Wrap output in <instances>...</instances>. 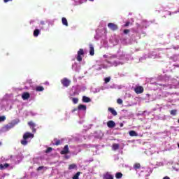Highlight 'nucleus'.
<instances>
[{
	"label": "nucleus",
	"mask_w": 179,
	"mask_h": 179,
	"mask_svg": "<svg viewBox=\"0 0 179 179\" xmlns=\"http://www.w3.org/2000/svg\"><path fill=\"white\" fill-rule=\"evenodd\" d=\"M30 138H31V139L34 138V134H33L30 132H26L23 135V139L21 140V145H23V146H26V145H27V143H28L27 139H29Z\"/></svg>",
	"instance_id": "1"
},
{
	"label": "nucleus",
	"mask_w": 179,
	"mask_h": 179,
	"mask_svg": "<svg viewBox=\"0 0 179 179\" xmlns=\"http://www.w3.org/2000/svg\"><path fill=\"white\" fill-rule=\"evenodd\" d=\"M61 83L63 85L64 87H68V86H70L71 85V81L69 79L66 78H64L63 79L61 80Z\"/></svg>",
	"instance_id": "2"
},
{
	"label": "nucleus",
	"mask_w": 179,
	"mask_h": 179,
	"mask_svg": "<svg viewBox=\"0 0 179 179\" xmlns=\"http://www.w3.org/2000/svg\"><path fill=\"white\" fill-rule=\"evenodd\" d=\"M82 55H85V52L83 51V49H80L78 51V55H77V57H76V59H77V61H78V62H81Z\"/></svg>",
	"instance_id": "3"
},
{
	"label": "nucleus",
	"mask_w": 179,
	"mask_h": 179,
	"mask_svg": "<svg viewBox=\"0 0 179 179\" xmlns=\"http://www.w3.org/2000/svg\"><path fill=\"white\" fill-rule=\"evenodd\" d=\"M108 27L113 31H115V30H118V25H117L113 22L108 23Z\"/></svg>",
	"instance_id": "4"
},
{
	"label": "nucleus",
	"mask_w": 179,
	"mask_h": 179,
	"mask_svg": "<svg viewBox=\"0 0 179 179\" xmlns=\"http://www.w3.org/2000/svg\"><path fill=\"white\" fill-rule=\"evenodd\" d=\"M28 125L32 130L33 134H36V127L37 126L36 123H34L33 121L28 122Z\"/></svg>",
	"instance_id": "5"
},
{
	"label": "nucleus",
	"mask_w": 179,
	"mask_h": 179,
	"mask_svg": "<svg viewBox=\"0 0 179 179\" xmlns=\"http://www.w3.org/2000/svg\"><path fill=\"white\" fill-rule=\"evenodd\" d=\"M143 87L142 86H138V87H136L135 89H134V92L135 93H136V94H141L142 93H143Z\"/></svg>",
	"instance_id": "6"
},
{
	"label": "nucleus",
	"mask_w": 179,
	"mask_h": 179,
	"mask_svg": "<svg viewBox=\"0 0 179 179\" xmlns=\"http://www.w3.org/2000/svg\"><path fill=\"white\" fill-rule=\"evenodd\" d=\"M69 153V147L68 145H64L63 150L60 152V155H68Z\"/></svg>",
	"instance_id": "7"
},
{
	"label": "nucleus",
	"mask_w": 179,
	"mask_h": 179,
	"mask_svg": "<svg viewBox=\"0 0 179 179\" xmlns=\"http://www.w3.org/2000/svg\"><path fill=\"white\" fill-rule=\"evenodd\" d=\"M22 99L23 100H27L30 99V94H29V92H24L22 95Z\"/></svg>",
	"instance_id": "8"
},
{
	"label": "nucleus",
	"mask_w": 179,
	"mask_h": 179,
	"mask_svg": "<svg viewBox=\"0 0 179 179\" xmlns=\"http://www.w3.org/2000/svg\"><path fill=\"white\" fill-rule=\"evenodd\" d=\"M107 127L108 128H114V127H115V122L113 120H109L108 122H107Z\"/></svg>",
	"instance_id": "9"
},
{
	"label": "nucleus",
	"mask_w": 179,
	"mask_h": 179,
	"mask_svg": "<svg viewBox=\"0 0 179 179\" xmlns=\"http://www.w3.org/2000/svg\"><path fill=\"white\" fill-rule=\"evenodd\" d=\"M87 107L86 105H83V104H80L78 106V110H82V111H86Z\"/></svg>",
	"instance_id": "10"
},
{
	"label": "nucleus",
	"mask_w": 179,
	"mask_h": 179,
	"mask_svg": "<svg viewBox=\"0 0 179 179\" xmlns=\"http://www.w3.org/2000/svg\"><path fill=\"white\" fill-rule=\"evenodd\" d=\"M90 55L93 57L94 55V47H93V45L90 44Z\"/></svg>",
	"instance_id": "11"
},
{
	"label": "nucleus",
	"mask_w": 179,
	"mask_h": 179,
	"mask_svg": "<svg viewBox=\"0 0 179 179\" xmlns=\"http://www.w3.org/2000/svg\"><path fill=\"white\" fill-rule=\"evenodd\" d=\"M15 125H16V124L13 123V122H10L8 123L6 126V129L9 130V129H12V128H13L15 127Z\"/></svg>",
	"instance_id": "12"
},
{
	"label": "nucleus",
	"mask_w": 179,
	"mask_h": 179,
	"mask_svg": "<svg viewBox=\"0 0 179 179\" xmlns=\"http://www.w3.org/2000/svg\"><path fill=\"white\" fill-rule=\"evenodd\" d=\"M91 101H92V99H90V98H89L86 96H83V103H90Z\"/></svg>",
	"instance_id": "13"
},
{
	"label": "nucleus",
	"mask_w": 179,
	"mask_h": 179,
	"mask_svg": "<svg viewBox=\"0 0 179 179\" xmlns=\"http://www.w3.org/2000/svg\"><path fill=\"white\" fill-rule=\"evenodd\" d=\"M103 179H114V176H113V175L106 173L104 176H103Z\"/></svg>",
	"instance_id": "14"
},
{
	"label": "nucleus",
	"mask_w": 179,
	"mask_h": 179,
	"mask_svg": "<svg viewBox=\"0 0 179 179\" xmlns=\"http://www.w3.org/2000/svg\"><path fill=\"white\" fill-rule=\"evenodd\" d=\"M108 111H110V113H111L112 115H117V110L113 108H108Z\"/></svg>",
	"instance_id": "15"
},
{
	"label": "nucleus",
	"mask_w": 179,
	"mask_h": 179,
	"mask_svg": "<svg viewBox=\"0 0 179 179\" xmlns=\"http://www.w3.org/2000/svg\"><path fill=\"white\" fill-rule=\"evenodd\" d=\"M9 166V164H0V170H3L4 169H8V167Z\"/></svg>",
	"instance_id": "16"
},
{
	"label": "nucleus",
	"mask_w": 179,
	"mask_h": 179,
	"mask_svg": "<svg viewBox=\"0 0 179 179\" xmlns=\"http://www.w3.org/2000/svg\"><path fill=\"white\" fill-rule=\"evenodd\" d=\"M62 23L64 24V26L68 27V20H66L65 17L62 18Z\"/></svg>",
	"instance_id": "17"
},
{
	"label": "nucleus",
	"mask_w": 179,
	"mask_h": 179,
	"mask_svg": "<svg viewBox=\"0 0 179 179\" xmlns=\"http://www.w3.org/2000/svg\"><path fill=\"white\" fill-rule=\"evenodd\" d=\"M38 34H40V29H36L34 31V37H38Z\"/></svg>",
	"instance_id": "18"
},
{
	"label": "nucleus",
	"mask_w": 179,
	"mask_h": 179,
	"mask_svg": "<svg viewBox=\"0 0 179 179\" xmlns=\"http://www.w3.org/2000/svg\"><path fill=\"white\" fill-rule=\"evenodd\" d=\"M129 136H138V133L136 131L131 130L129 131Z\"/></svg>",
	"instance_id": "19"
},
{
	"label": "nucleus",
	"mask_w": 179,
	"mask_h": 179,
	"mask_svg": "<svg viewBox=\"0 0 179 179\" xmlns=\"http://www.w3.org/2000/svg\"><path fill=\"white\" fill-rule=\"evenodd\" d=\"M134 170H139V169H141V164L140 163L134 164Z\"/></svg>",
	"instance_id": "20"
},
{
	"label": "nucleus",
	"mask_w": 179,
	"mask_h": 179,
	"mask_svg": "<svg viewBox=\"0 0 179 179\" xmlns=\"http://www.w3.org/2000/svg\"><path fill=\"white\" fill-rule=\"evenodd\" d=\"M78 167L76 164H71L69 166V170H73Z\"/></svg>",
	"instance_id": "21"
},
{
	"label": "nucleus",
	"mask_w": 179,
	"mask_h": 179,
	"mask_svg": "<svg viewBox=\"0 0 179 179\" xmlns=\"http://www.w3.org/2000/svg\"><path fill=\"white\" fill-rule=\"evenodd\" d=\"M120 149V145L115 143L113 145V150H118Z\"/></svg>",
	"instance_id": "22"
},
{
	"label": "nucleus",
	"mask_w": 179,
	"mask_h": 179,
	"mask_svg": "<svg viewBox=\"0 0 179 179\" xmlns=\"http://www.w3.org/2000/svg\"><path fill=\"white\" fill-rule=\"evenodd\" d=\"M44 90V87L43 86H38L36 87V92H43Z\"/></svg>",
	"instance_id": "23"
},
{
	"label": "nucleus",
	"mask_w": 179,
	"mask_h": 179,
	"mask_svg": "<svg viewBox=\"0 0 179 179\" xmlns=\"http://www.w3.org/2000/svg\"><path fill=\"white\" fill-rule=\"evenodd\" d=\"M115 177L117 179L122 178V173L121 172H117L115 174Z\"/></svg>",
	"instance_id": "24"
},
{
	"label": "nucleus",
	"mask_w": 179,
	"mask_h": 179,
	"mask_svg": "<svg viewBox=\"0 0 179 179\" xmlns=\"http://www.w3.org/2000/svg\"><path fill=\"white\" fill-rule=\"evenodd\" d=\"M72 102L73 103V104H78V101H79V99L78 98H71Z\"/></svg>",
	"instance_id": "25"
},
{
	"label": "nucleus",
	"mask_w": 179,
	"mask_h": 179,
	"mask_svg": "<svg viewBox=\"0 0 179 179\" xmlns=\"http://www.w3.org/2000/svg\"><path fill=\"white\" fill-rule=\"evenodd\" d=\"M79 176H80V172H77V173L73 176V179H79Z\"/></svg>",
	"instance_id": "26"
},
{
	"label": "nucleus",
	"mask_w": 179,
	"mask_h": 179,
	"mask_svg": "<svg viewBox=\"0 0 179 179\" xmlns=\"http://www.w3.org/2000/svg\"><path fill=\"white\" fill-rule=\"evenodd\" d=\"M171 115H177V110L173 109L170 111Z\"/></svg>",
	"instance_id": "27"
},
{
	"label": "nucleus",
	"mask_w": 179,
	"mask_h": 179,
	"mask_svg": "<svg viewBox=\"0 0 179 179\" xmlns=\"http://www.w3.org/2000/svg\"><path fill=\"white\" fill-rule=\"evenodd\" d=\"M6 120V117L5 116H0V122H3Z\"/></svg>",
	"instance_id": "28"
},
{
	"label": "nucleus",
	"mask_w": 179,
	"mask_h": 179,
	"mask_svg": "<svg viewBox=\"0 0 179 179\" xmlns=\"http://www.w3.org/2000/svg\"><path fill=\"white\" fill-rule=\"evenodd\" d=\"M110 80H111V78H110V77H107L104 79L105 83H108V82H110Z\"/></svg>",
	"instance_id": "29"
},
{
	"label": "nucleus",
	"mask_w": 179,
	"mask_h": 179,
	"mask_svg": "<svg viewBox=\"0 0 179 179\" xmlns=\"http://www.w3.org/2000/svg\"><path fill=\"white\" fill-rule=\"evenodd\" d=\"M55 145L56 146H59V145H61V141L60 140H56L55 142Z\"/></svg>",
	"instance_id": "30"
},
{
	"label": "nucleus",
	"mask_w": 179,
	"mask_h": 179,
	"mask_svg": "<svg viewBox=\"0 0 179 179\" xmlns=\"http://www.w3.org/2000/svg\"><path fill=\"white\" fill-rule=\"evenodd\" d=\"M52 151V148L49 147L47 148V150H45V153H50V152Z\"/></svg>",
	"instance_id": "31"
},
{
	"label": "nucleus",
	"mask_w": 179,
	"mask_h": 179,
	"mask_svg": "<svg viewBox=\"0 0 179 179\" xmlns=\"http://www.w3.org/2000/svg\"><path fill=\"white\" fill-rule=\"evenodd\" d=\"M117 104H122V99H117Z\"/></svg>",
	"instance_id": "32"
},
{
	"label": "nucleus",
	"mask_w": 179,
	"mask_h": 179,
	"mask_svg": "<svg viewBox=\"0 0 179 179\" xmlns=\"http://www.w3.org/2000/svg\"><path fill=\"white\" fill-rule=\"evenodd\" d=\"M131 24V22L128 21L124 24V27H128Z\"/></svg>",
	"instance_id": "33"
},
{
	"label": "nucleus",
	"mask_w": 179,
	"mask_h": 179,
	"mask_svg": "<svg viewBox=\"0 0 179 179\" xmlns=\"http://www.w3.org/2000/svg\"><path fill=\"white\" fill-rule=\"evenodd\" d=\"M129 29H124V31H123V33H124V34H128V33H129Z\"/></svg>",
	"instance_id": "34"
},
{
	"label": "nucleus",
	"mask_w": 179,
	"mask_h": 179,
	"mask_svg": "<svg viewBox=\"0 0 179 179\" xmlns=\"http://www.w3.org/2000/svg\"><path fill=\"white\" fill-rule=\"evenodd\" d=\"M43 169H44V166H39L38 167L37 171H40L41 170H43Z\"/></svg>",
	"instance_id": "35"
},
{
	"label": "nucleus",
	"mask_w": 179,
	"mask_h": 179,
	"mask_svg": "<svg viewBox=\"0 0 179 179\" xmlns=\"http://www.w3.org/2000/svg\"><path fill=\"white\" fill-rule=\"evenodd\" d=\"M12 1H13V0H3V2L5 3H7V2H12Z\"/></svg>",
	"instance_id": "36"
},
{
	"label": "nucleus",
	"mask_w": 179,
	"mask_h": 179,
	"mask_svg": "<svg viewBox=\"0 0 179 179\" xmlns=\"http://www.w3.org/2000/svg\"><path fill=\"white\" fill-rule=\"evenodd\" d=\"M76 94H79V93H78V92H74L72 96H76Z\"/></svg>",
	"instance_id": "37"
},
{
	"label": "nucleus",
	"mask_w": 179,
	"mask_h": 179,
	"mask_svg": "<svg viewBox=\"0 0 179 179\" xmlns=\"http://www.w3.org/2000/svg\"><path fill=\"white\" fill-rule=\"evenodd\" d=\"M78 108H75L73 110H72V113H75V111H78Z\"/></svg>",
	"instance_id": "38"
},
{
	"label": "nucleus",
	"mask_w": 179,
	"mask_h": 179,
	"mask_svg": "<svg viewBox=\"0 0 179 179\" xmlns=\"http://www.w3.org/2000/svg\"><path fill=\"white\" fill-rule=\"evenodd\" d=\"M110 58H117V55H113L110 57Z\"/></svg>",
	"instance_id": "39"
},
{
	"label": "nucleus",
	"mask_w": 179,
	"mask_h": 179,
	"mask_svg": "<svg viewBox=\"0 0 179 179\" xmlns=\"http://www.w3.org/2000/svg\"><path fill=\"white\" fill-rule=\"evenodd\" d=\"M120 127L121 128H122V127H124V123H120Z\"/></svg>",
	"instance_id": "40"
},
{
	"label": "nucleus",
	"mask_w": 179,
	"mask_h": 179,
	"mask_svg": "<svg viewBox=\"0 0 179 179\" xmlns=\"http://www.w3.org/2000/svg\"><path fill=\"white\" fill-rule=\"evenodd\" d=\"M66 159H69V157L66 156Z\"/></svg>",
	"instance_id": "41"
},
{
	"label": "nucleus",
	"mask_w": 179,
	"mask_h": 179,
	"mask_svg": "<svg viewBox=\"0 0 179 179\" xmlns=\"http://www.w3.org/2000/svg\"><path fill=\"white\" fill-rule=\"evenodd\" d=\"M90 1H94V0H90Z\"/></svg>",
	"instance_id": "42"
},
{
	"label": "nucleus",
	"mask_w": 179,
	"mask_h": 179,
	"mask_svg": "<svg viewBox=\"0 0 179 179\" xmlns=\"http://www.w3.org/2000/svg\"><path fill=\"white\" fill-rule=\"evenodd\" d=\"M2 145V143H0V145Z\"/></svg>",
	"instance_id": "43"
},
{
	"label": "nucleus",
	"mask_w": 179,
	"mask_h": 179,
	"mask_svg": "<svg viewBox=\"0 0 179 179\" xmlns=\"http://www.w3.org/2000/svg\"><path fill=\"white\" fill-rule=\"evenodd\" d=\"M178 85H179V82H178Z\"/></svg>",
	"instance_id": "44"
}]
</instances>
